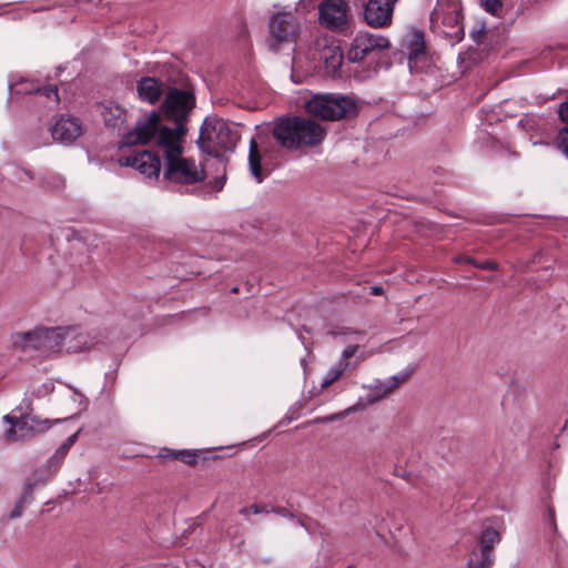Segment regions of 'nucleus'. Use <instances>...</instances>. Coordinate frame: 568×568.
<instances>
[{
  "mask_svg": "<svg viewBox=\"0 0 568 568\" xmlns=\"http://www.w3.org/2000/svg\"><path fill=\"white\" fill-rule=\"evenodd\" d=\"M186 125L169 126L162 123L158 112L152 111L139 120L134 129L124 135V145L148 144L154 142L163 154L164 161L183 153Z\"/></svg>",
  "mask_w": 568,
  "mask_h": 568,
  "instance_id": "1",
  "label": "nucleus"
},
{
  "mask_svg": "<svg viewBox=\"0 0 568 568\" xmlns=\"http://www.w3.org/2000/svg\"><path fill=\"white\" fill-rule=\"evenodd\" d=\"M272 133L281 146L287 150H302L320 145L327 131L324 125L312 119L288 116L277 120Z\"/></svg>",
  "mask_w": 568,
  "mask_h": 568,
  "instance_id": "2",
  "label": "nucleus"
},
{
  "mask_svg": "<svg viewBox=\"0 0 568 568\" xmlns=\"http://www.w3.org/2000/svg\"><path fill=\"white\" fill-rule=\"evenodd\" d=\"M305 112L313 118L326 121H338L354 116L358 111L357 101L339 93H312L302 95Z\"/></svg>",
  "mask_w": 568,
  "mask_h": 568,
  "instance_id": "3",
  "label": "nucleus"
},
{
  "mask_svg": "<svg viewBox=\"0 0 568 568\" xmlns=\"http://www.w3.org/2000/svg\"><path fill=\"white\" fill-rule=\"evenodd\" d=\"M63 333L64 327H36L29 332L16 333L12 342L22 349H34L50 355L63 352Z\"/></svg>",
  "mask_w": 568,
  "mask_h": 568,
  "instance_id": "4",
  "label": "nucleus"
},
{
  "mask_svg": "<svg viewBox=\"0 0 568 568\" xmlns=\"http://www.w3.org/2000/svg\"><path fill=\"white\" fill-rule=\"evenodd\" d=\"M237 140V133L223 120H205L197 144L203 152L217 155L220 150H232Z\"/></svg>",
  "mask_w": 568,
  "mask_h": 568,
  "instance_id": "5",
  "label": "nucleus"
},
{
  "mask_svg": "<svg viewBox=\"0 0 568 568\" xmlns=\"http://www.w3.org/2000/svg\"><path fill=\"white\" fill-rule=\"evenodd\" d=\"M163 178L175 185H189L204 181L206 173L201 163L180 153L164 161Z\"/></svg>",
  "mask_w": 568,
  "mask_h": 568,
  "instance_id": "6",
  "label": "nucleus"
},
{
  "mask_svg": "<svg viewBox=\"0 0 568 568\" xmlns=\"http://www.w3.org/2000/svg\"><path fill=\"white\" fill-rule=\"evenodd\" d=\"M301 23L292 11H276L268 21L272 47L295 43L298 39Z\"/></svg>",
  "mask_w": 568,
  "mask_h": 568,
  "instance_id": "7",
  "label": "nucleus"
},
{
  "mask_svg": "<svg viewBox=\"0 0 568 568\" xmlns=\"http://www.w3.org/2000/svg\"><path fill=\"white\" fill-rule=\"evenodd\" d=\"M372 355V351L365 352L358 344L346 346L342 351L338 362L335 363L325 374L321 387L327 388L334 382L339 379L346 371L356 368L359 363L366 361Z\"/></svg>",
  "mask_w": 568,
  "mask_h": 568,
  "instance_id": "8",
  "label": "nucleus"
},
{
  "mask_svg": "<svg viewBox=\"0 0 568 568\" xmlns=\"http://www.w3.org/2000/svg\"><path fill=\"white\" fill-rule=\"evenodd\" d=\"M193 106L192 93L174 89L168 93L162 104V111L168 120L173 121V125H185Z\"/></svg>",
  "mask_w": 568,
  "mask_h": 568,
  "instance_id": "9",
  "label": "nucleus"
},
{
  "mask_svg": "<svg viewBox=\"0 0 568 568\" xmlns=\"http://www.w3.org/2000/svg\"><path fill=\"white\" fill-rule=\"evenodd\" d=\"M388 47L389 40L383 36L358 32L351 43L347 59L351 62H359L375 52L388 49Z\"/></svg>",
  "mask_w": 568,
  "mask_h": 568,
  "instance_id": "10",
  "label": "nucleus"
},
{
  "mask_svg": "<svg viewBox=\"0 0 568 568\" xmlns=\"http://www.w3.org/2000/svg\"><path fill=\"white\" fill-rule=\"evenodd\" d=\"M318 14L321 26L342 30L348 22V4L345 0H324L318 6Z\"/></svg>",
  "mask_w": 568,
  "mask_h": 568,
  "instance_id": "11",
  "label": "nucleus"
},
{
  "mask_svg": "<svg viewBox=\"0 0 568 568\" xmlns=\"http://www.w3.org/2000/svg\"><path fill=\"white\" fill-rule=\"evenodd\" d=\"M398 0H368L364 8V18L373 28L392 24L394 6Z\"/></svg>",
  "mask_w": 568,
  "mask_h": 568,
  "instance_id": "12",
  "label": "nucleus"
},
{
  "mask_svg": "<svg viewBox=\"0 0 568 568\" xmlns=\"http://www.w3.org/2000/svg\"><path fill=\"white\" fill-rule=\"evenodd\" d=\"M3 419L12 425V427L6 433V439L8 442L24 439L34 434L42 433L50 427V422L48 419L39 420L32 417L14 420L9 415H6Z\"/></svg>",
  "mask_w": 568,
  "mask_h": 568,
  "instance_id": "13",
  "label": "nucleus"
},
{
  "mask_svg": "<svg viewBox=\"0 0 568 568\" xmlns=\"http://www.w3.org/2000/svg\"><path fill=\"white\" fill-rule=\"evenodd\" d=\"M119 163L121 166H131L135 169L146 178L158 179L161 172L160 158L150 151H142L134 155L120 158Z\"/></svg>",
  "mask_w": 568,
  "mask_h": 568,
  "instance_id": "14",
  "label": "nucleus"
},
{
  "mask_svg": "<svg viewBox=\"0 0 568 568\" xmlns=\"http://www.w3.org/2000/svg\"><path fill=\"white\" fill-rule=\"evenodd\" d=\"M101 342V335L92 332H81L74 327H64L63 352L78 353L93 348Z\"/></svg>",
  "mask_w": 568,
  "mask_h": 568,
  "instance_id": "15",
  "label": "nucleus"
},
{
  "mask_svg": "<svg viewBox=\"0 0 568 568\" xmlns=\"http://www.w3.org/2000/svg\"><path fill=\"white\" fill-rule=\"evenodd\" d=\"M317 59L323 62L328 73H335L342 65L343 52L334 39L316 41Z\"/></svg>",
  "mask_w": 568,
  "mask_h": 568,
  "instance_id": "16",
  "label": "nucleus"
},
{
  "mask_svg": "<svg viewBox=\"0 0 568 568\" xmlns=\"http://www.w3.org/2000/svg\"><path fill=\"white\" fill-rule=\"evenodd\" d=\"M83 133L82 125L77 118L61 116L51 128L52 139L57 142L70 144Z\"/></svg>",
  "mask_w": 568,
  "mask_h": 568,
  "instance_id": "17",
  "label": "nucleus"
},
{
  "mask_svg": "<svg viewBox=\"0 0 568 568\" xmlns=\"http://www.w3.org/2000/svg\"><path fill=\"white\" fill-rule=\"evenodd\" d=\"M403 49L408 54V64L410 70L417 69L418 63L425 60V41L420 31L409 32L402 42Z\"/></svg>",
  "mask_w": 568,
  "mask_h": 568,
  "instance_id": "18",
  "label": "nucleus"
},
{
  "mask_svg": "<svg viewBox=\"0 0 568 568\" xmlns=\"http://www.w3.org/2000/svg\"><path fill=\"white\" fill-rule=\"evenodd\" d=\"M408 378L407 373H400L398 375H394L385 381H377L373 386L369 387V393L367 394V402L369 404L377 403L392 394L399 385L405 383Z\"/></svg>",
  "mask_w": 568,
  "mask_h": 568,
  "instance_id": "19",
  "label": "nucleus"
},
{
  "mask_svg": "<svg viewBox=\"0 0 568 568\" xmlns=\"http://www.w3.org/2000/svg\"><path fill=\"white\" fill-rule=\"evenodd\" d=\"M459 4L455 0H440L432 11L430 20L453 28L459 23Z\"/></svg>",
  "mask_w": 568,
  "mask_h": 568,
  "instance_id": "20",
  "label": "nucleus"
},
{
  "mask_svg": "<svg viewBox=\"0 0 568 568\" xmlns=\"http://www.w3.org/2000/svg\"><path fill=\"white\" fill-rule=\"evenodd\" d=\"M10 91L12 95L39 93L49 99H53L54 102L59 101L57 85L40 87L36 82L21 80L11 84Z\"/></svg>",
  "mask_w": 568,
  "mask_h": 568,
  "instance_id": "21",
  "label": "nucleus"
},
{
  "mask_svg": "<svg viewBox=\"0 0 568 568\" xmlns=\"http://www.w3.org/2000/svg\"><path fill=\"white\" fill-rule=\"evenodd\" d=\"M136 90L141 100L154 104L162 94V82L154 78L145 77L138 82Z\"/></svg>",
  "mask_w": 568,
  "mask_h": 568,
  "instance_id": "22",
  "label": "nucleus"
},
{
  "mask_svg": "<svg viewBox=\"0 0 568 568\" xmlns=\"http://www.w3.org/2000/svg\"><path fill=\"white\" fill-rule=\"evenodd\" d=\"M102 116L106 126L121 129L126 119V112L119 104L108 102L102 105Z\"/></svg>",
  "mask_w": 568,
  "mask_h": 568,
  "instance_id": "23",
  "label": "nucleus"
},
{
  "mask_svg": "<svg viewBox=\"0 0 568 568\" xmlns=\"http://www.w3.org/2000/svg\"><path fill=\"white\" fill-rule=\"evenodd\" d=\"M261 154L258 152L257 142L255 139H251L250 141V152H248V166L251 174L257 182H262L265 178V173L263 172L261 165Z\"/></svg>",
  "mask_w": 568,
  "mask_h": 568,
  "instance_id": "24",
  "label": "nucleus"
},
{
  "mask_svg": "<svg viewBox=\"0 0 568 568\" xmlns=\"http://www.w3.org/2000/svg\"><path fill=\"white\" fill-rule=\"evenodd\" d=\"M500 541V536L497 530L488 528L483 531L480 537V554L494 556L493 548Z\"/></svg>",
  "mask_w": 568,
  "mask_h": 568,
  "instance_id": "25",
  "label": "nucleus"
},
{
  "mask_svg": "<svg viewBox=\"0 0 568 568\" xmlns=\"http://www.w3.org/2000/svg\"><path fill=\"white\" fill-rule=\"evenodd\" d=\"M32 488H33V484L31 483H27L26 486H24V489H23V493L19 499V501L17 503V505L14 506V508L10 511L9 514V517L10 518H18L21 516L22 514V509H23V506L24 504L30 499L31 497V494H32Z\"/></svg>",
  "mask_w": 568,
  "mask_h": 568,
  "instance_id": "26",
  "label": "nucleus"
},
{
  "mask_svg": "<svg viewBox=\"0 0 568 568\" xmlns=\"http://www.w3.org/2000/svg\"><path fill=\"white\" fill-rule=\"evenodd\" d=\"M79 432L72 434L67 438V440L55 450L54 455L52 456V460H55L58 464H60L64 457L67 456L70 448L74 445V443L78 439Z\"/></svg>",
  "mask_w": 568,
  "mask_h": 568,
  "instance_id": "27",
  "label": "nucleus"
},
{
  "mask_svg": "<svg viewBox=\"0 0 568 568\" xmlns=\"http://www.w3.org/2000/svg\"><path fill=\"white\" fill-rule=\"evenodd\" d=\"M169 456L179 459L187 465H193L195 464L196 460V454L193 450L189 449L172 450Z\"/></svg>",
  "mask_w": 568,
  "mask_h": 568,
  "instance_id": "28",
  "label": "nucleus"
},
{
  "mask_svg": "<svg viewBox=\"0 0 568 568\" xmlns=\"http://www.w3.org/2000/svg\"><path fill=\"white\" fill-rule=\"evenodd\" d=\"M355 410H356V408L354 406H352V407H348V408H346L339 413H336V414H332V415L324 416V417H317L313 420V423H332L335 420H339V419L345 418L346 416H348L351 413H353Z\"/></svg>",
  "mask_w": 568,
  "mask_h": 568,
  "instance_id": "29",
  "label": "nucleus"
},
{
  "mask_svg": "<svg viewBox=\"0 0 568 568\" xmlns=\"http://www.w3.org/2000/svg\"><path fill=\"white\" fill-rule=\"evenodd\" d=\"M484 10L493 16H498L503 8V0H480Z\"/></svg>",
  "mask_w": 568,
  "mask_h": 568,
  "instance_id": "30",
  "label": "nucleus"
},
{
  "mask_svg": "<svg viewBox=\"0 0 568 568\" xmlns=\"http://www.w3.org/2000/svg\"><path fill=\"white\" fill-rule=\"evenodd\" d=\"M466 263H469V264L474 265L475 267L481 268V270L497 271L499 268L498 263L495 261H490V260L478 262L471 257H467Z\"/></svg>",
  "mask_w": 568,
  "mask_h": 568,
  "instance_id": "31",
  "label": "nucleus"
},
{
  "mask_svg": "<svg viewBox=\"0 0 568 568\" xmlns=\"http://www.w3.org/2000/svg\"><path fill=\"white\" fill-rule=\"evenodd\" d=\"M494 564V556H488L480 554V558L478 560H470L469 568H491Z\"/></svg>",
  "mask_w": 568,
  "mask_h": 568,
  "instance_id": "32",
  "label": "nucleus"
},
{
  "mask_svg": "<svg viewBox=\"0 0 568 568\" xmlns=\"http://www.w3.org/2000/svg\"><path fill=\"white\" fill-rule=\"evenodd\" d=\"M557 146L568 158V128H564L558 132Z\"/></svg>",
  "mask_w": 568,
  "mask_h": 568,
  "instance_id": "33",
  "label": "nucleus"
},
{
  "mask_svg": "<svg viewBox=\"0 0 568 568\" xmlns=\"http://www.w3.org/2000/svg\"><path fill=\"white\" fill-rule=\"evenodd\" d=\"M558 114L562 122L568 123V101L562 102L558 108Z\"/></svg>",
  "mask_w": 568,
  "mask_h": 568,
  "instance_id": "34",
  "label": "nucleus"
},
{
  "mask_svg": "<svg viewBox=\"0 0 568 568\" xmlns=\"http://www.w3.org/2000/svg\"><path fill=\"white\" fill-rule=\"evenodd\" d=\"M272 508L267 504H256V509H253V515L268 514Z\"/></svg>",
  "mask_w": 568,
  "mask_h": 568,
  "instance_id": "35",
  "label": "nucleus"
},
{
  "mask_svg": "<svg viewBox=\"0 0 568 568\" xmlns=\"http://www.w3.org/2000/svg\"><path fill=\"white\" fill-rule=\"evenodd\" d=\"M253 509H256V504L244 506L239 510V513L240 515L247 517L250 515H253Z\"/></svg>",
  "mask_w": 568,
  "mask_h": 568,
  "instance_id": "36",
  "label": "nucleus"
},
{
  "mask_svg": "<svg viewBox=\"0 0 568 568\" xmlns=\"http://www.w3.org/2000/svg\"><path fill=\"white\" fill-rule=\"evenodd\" d=\"M272 511H273V513H275V514H277V515H281V516H291V517L293 516V515L288 514V513L286 511V509H285V508H283V507H273V508H272Z\"/></svg>",
  "mask_w": 568,
  "mask_h": 568,
  "instance_id": "37",
  "label": "nucleus"
},
{
  "mask_svg": "<svg viewBox=\"0 0 568 568\" xmlns=\"http://www.w3.org/2000/svg\"><path fill=\"white\" fill-rule=\"evenodd\" d=\"M369 290L372 295H382L384 293V288L382 286H372Z\"/></svg>",
  "mask_w": 568,
  "mask_h": 568,
  "instance_id": "38",
  "label": "nucleus"
},
{
  "mask_svg": "<svg viewBox=\"0 0 568 568\" xmlns=\"http://www.w3.org/2000/svg\"><path fill=\"white\" fill-rule=\"evenodd\" d=\"M349 331L348 329H342V331H331L329 334L333 335V336H337L339 334H348Z\"/></svg>",
  "mask_w": 568,
  "mask_h": 568,
  "instance_id": "39",
  "label": "nucleus"
},
{
  "mask_svg": "<svg viewBox=\"0 0 568 568\" xmlns=\"http://www.w3.org/2000/svg\"><path fill=\"white\" fill-rule=\"evenodd\" d=\"M313 0H300L298 3L296 4V11L301 8V7H304L306 3H311Z\"/></svg>",
  "mask_w": 568,
  "mask_h": 568,
  "instance_id": "40",
  "label": "nucleus"
},
{
  "mask_svg": "<svg viewBox=\"0 0 568 568\" xmlns=\"http://www.w3.org/2000/svg\"><path fill=\"white\" fill-rule=\"evenodd\" d=\"M466 258H467V257L462 256V257H458L456 261H457V262H466Z\"/></svg>",
  "mask_w": 568,
  "mask_h": 568,
  "instance_id": "41",
  "label": "nucleus"
},
{
  "mask_svg": "<svg viewBox=\"0 0 568 568\" xmlns=\"http://www.w3.org/2000/svg\"><path fill=\"white\" fill-rule=\"evenodd\" d=\"M347 568H355V567L351 565V566H348Z\"/></svg>",
  "mask_w": 568,
  "mask_h": 568,
  "instance_id": "42",
  "label": "nucleus"
}]
</instances>
